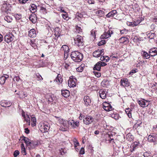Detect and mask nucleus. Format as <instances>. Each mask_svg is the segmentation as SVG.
<instances>
[{"instance_id": "8fccbe9b", "label": "nucleus", "mask_w": 157, "mask_h": 157, "mask_svg": "<svg viewBox=\"0 0 157 157\" xmlns=\"http://www.w3.org/2000/svg\"><path fill=\"white\" fill-rule=\"evenodd\" d=\"M21 18V15L20 14H17L15 15V18L17 20H18L20 19Z\"/></svg>"}, {"instance_id": "f3484780", "label": "nucleus", "mask_w": 157, "mask_h": 157, "mask_svg": "<svg viewBox=\"0 0 157 157\" xmlns=\"http://www.w3.org/2000/svg\"><path fill=\"white\" fill-rule=\"evenodd\" d=\"M119 40L121 43H124L128 41V39L127 37H121L119 39Z\"/></svg>"}, {"instance_id": "72a5a7b5", "label": "nucleus", "mask_w": 157, "mask_h": 157, "mask_svg": "<svg viewBox=\"0 0 157 157\" xmlns=\"http://www.w3.org/2000/svg\"><path fill=\"white\" fill-rule=\"evenodd\" d=\"M59 28L58 27H56L54 29V32L55 33V34L59 36L60 34L59 33Z\"/></svg>"}, {"instance_id": "cd10ccee", "label": "nucleus", "mask_w": 157, "mask_h": 157, "mask_svg": "<svg viewBox=\"0 0 157 157\" xmlns=\"http://www.w3.org/2000/svg\"><path fill=\"white\" fill-rule=\"evenodd\" d=\"M6 77L2 76L0 77V84L1 85L3 84L5 82Z\"/></svg>"}, {"instance_id": "338daca9", "label": "nucleus", "mask_w": 157, "mask_h": 157, "mask_svg": "<svg viewBox=\"0 0 157 157\" xmlns=\"http://www.w3.org/2000/svg\"><path fill=\"white\" fill-rule=\"evenodd\" d=\"M77 15L78 16V17L80 18L83 17V15L82 13H78L77 14Z\"/></svg>"}, {"instance_id": "4be33fe9", "label": "nucleus", "mask_w": 157, "mask_h": 157, "mask_svg": "<svg viewBox=\"0 0 157 157\" xmlns=\"http://www.w3.org/2000/svg\"><path fill=\"white\" fill-rule=\"evenodd\" d=\"M61 50H63L64 52H67V53L69 52V47L66 45H63L61 48Z\"/></svg>"}, {"instance_id": "a211bd4d", "label": "nucleus", "mask_w": 157, "mask_h": 157, "mask_svg": "<svg viewBox=\"0 0 157 157\" xmlns=\"http://www.w3.org/2000/svg\"><path fill=\"white\" fill-rule=\"evenodd\" d=\"M29 36L32 37L35 36L36 35L35 30L33 29H31L29 32Z\"/></svg>"}, {"instance_id": "c03bdc74", "label": "nucleus", "mask_w": 157, "mask_h": 157, "mask_svg": "<svg viewBox=\"0 0 157 157\" xmlns=\"http://www.w3.org/2000/svg\"><path fill=\"white\" fill-rule=\"evenodd\" d=\"M93 72L94 73V74L97 77H100L101 75V73L99 72H98L96 71H94Z\"/></svg>"}, {"instance_id": "ddd939ff", "label": "nucleus", "mask_w": 157, "mask_h": 157, "mask_svg": "<svg viewBox=\"0 0 157 157\" xmlns=\"http://www.w3.org/2000/svg\"><path fill=\"white\" fill-rule=\"evenodd\" d=\"M157 137L155 135H150L148 137V141L152 142L155 141Z\"/></svg>"}, {"instance_id": "6e6d98bb", "label": "nucleus", "mask_w": 157, "mask_h": 157, "mask_svg": "<svg viewBox=\"0 0 157 157\" xmlns=\"http://www.w3.org/2000/svg\"><path fill=\"white\" fill-rule=\"evenodd\" d=\"M74 144L75 147H76L78 145L79 143L77 141L76 139L74 140Z\"/></svg>"}, {"instance_id": "aec40b11", "label": "nucleus", "mask_w": 157, "mask_h": 157, "mask_svg": "<svg viewBox=\"0 0 157 157\" xmlns=\"http://www.w3.org/2000/svg\"><path fill=\"white\" fill-rule=\"evenodd\" d=\"M117 13V11L116 10H112L109 13L106 15V16L107 17H113Z\"/></svg>"}, {"instance_id": "f03ea898", "label": "nucleus", "mask_w": 157, "mask_h": 157, "mask_svg": "<svg viewBox=\"0 0 157 157\" xmlns=\"http://www.w3.org/2000/svg\"><path fill=\"white\" fill-rule=\"evenodd\" d=\"M74 42L72 43L74 45L79 47H82L83 45L82 37L80 35H77L74 38Z\"/></svg>"}, {"instance_id": "393cba45", "label": "nucleus", "mask_w": 157, "mask_h": 157, "mask_svg": "<svg viewBox=\"0 0 157 157\" xmlns=\"http://www.w3.org/2000/svg\"><path fill=\"white\" fill-rule=\"evenodd\" d=\"M85 67L84 64H82L81 65L77 68L76 70L79 72H82L83 71Z\"/></svg>"}, {"instance_id": "a19ab883", "label": "nucleus", "mask_w": 157, "mask_h": 157, "mask_svg": "<svg viewBox=\"0 0 157 157\" xmlns=\"http://www.w3.org/2000/svg\"><path fill=\"white\" fill-rule=\"evenodd\" d=\"M97 13L99 15V16L101 17L104 13V12L103 11L99 10L98 11Z\"/></svg>"}, {"instance_id": "a18cd8bd", "label": "nucleus", "mask_w": 157, "mask_h": 157, "mask_svg": "<svg viewBox=\"0 0 157 157\" xmlns=\"http://www.w3.org/2000/svg\"><path fill=\"white\" fill-rule=\"evenodd\" d=\"M137 71V69H133L131 70V71L129 72V75H132L133 74L136 72Z\"/></svg>"}, {"instance_id": "680f3d73", "label": "nucleus", "mask_w": 157, "mask_h": 157, "mask_svg": "<svg viewBox=\"0 0 157 157\" xmlns=\"http://www.w3.org/2000/svg\"><path fill=\"white\" fill-rule=\"evenodd\" d=\"M126 32H127V31L125 29H124L120 31V33L121 34H125Z\"/></svg>"}, {"instance_id": "dca6fc26", "label": "nucleus", "mask_w": 157, "mask_h": 157, "mask_svg": "<svg viewBox=\"0 0 157 157\" xmlns=\"http://www.w3.org/2000/svg\"><path fill=\"white\" fill-rule=\"evenodd\" d=\"M61 92L63 96L65 98H67L70 95L69 91L67 90H62Z\"/></svg>"}, {"instance_id": "0e129e2a", "label": "nucleus", "mask_w": 157, "mask_h": 157, "mask_svg": "<svg viewBox=\"0 0 157 157\" xmlns=\"http://www.w3.org/2000/svg\"><path fill=\"white\" fill-rule=\"evenodd\" d=\"M28 0H19L20 2L22 3H25Z\"/></svg>"}, {"instance_id": "1a4fd4ad", "label": "nucleus", "mask_w": 157, "mask_h": 157, "mask_svg": "<svg viewBox=\"0 0 157 157\" xmlns=\"http://www.w3.org/2000/svg\"><path fill=\"white\" fill-rule=\"evenodd\" d=\"M76 79L75 78L71 79V78L68 81V85L69 87H74L76 85Z\"/></svg>"}, {"instance_id": "69168bd1", "label": "nucleus", "mask_w": 157, "mask_h": 157, "mask_svg": "<svg viewBox=\"0 0 157 157\" xmlns=\"http://www.w3.org/2000/svg\"><path fill=\"white\" fill-rule=\"evenodd\" d=\"M56 81L57 82H58L59 83H61L62 82V79L61 78H57L56 79Z\"/></svg>"}, {"instance_id": "f8f14e48", "label": "nucleus", "mask_w": 157, "mask_h": 157, "mask_svg": "<svg viewBox=\"0 0 157 157\" xmlns=\"http://www.w3.org/2000/svg\"><path fill=\"white\" fill-rule=\"evenodd\" d=\"M141 54L143 57L146 59H149L150 58V56H155V55H150L145 51H142L141 52Z\"/></svg>"}, {"instance_id": "bb28decb", "label": "nucleus", "mask_w": 157, "mask_h": 157, "mask_svg": "<svg viewBox=\"0 0 157 157\" xmlns=\"http://www.w3.org/2000/svg\"><path fill=\"white\" fill-rule=\"evenodd\" d=\"M31 121L32 122V125L33 126H34L36 125V117L34 116H32L31 117Z\"/></svg>"}, {"instance_id": "864d4df0", "label": "nucleus", "mask_w": 157, "mask_h": 157, "mask_svg": "<svg viewBox=\"0 0 157 157\" xmlns=\"http://www.w3.org/2000/svg\"><path fill=\"white\" fill-rule=\"evenodd\" d=\"M152 52L156 54L155 55H157V48H152Z\"/></svg>"}, {"instance_id": "5fc2aeb1", "label": "nucleus", "mask_w": 157, "mask_h": 157, "mask_svg": "<svg viewBox=\"0 0 157 157\" xmlns=\"http://www.w3.org/2000/svg\"><path fill=\"white\" fill-rule=\"evenodd\" d=\"M13 79L14 81H16L17 82H18L20 79V78L18 76H16L14 77Z\"/></svg>"}, {"instance_id": "de8ad7c7", "label": "nucleus", "mask_w": 157, "mask_h": 157, "mask_svg": "<svg viewBox=\"0 0 157 157\" xmlns=\"http://www.w3.org/2000/svg\"><path fill=\"white\" fill-rule=\"evenodd\" d=\"M62 17L65 20H68V17L67 16V14H62Z\"/></svg>"}, {"instance_id": "f704fd0d", "label": "nucleus", "mask_w": 157, "mask_h": 157, "mask_svg": "<svg viewBox=\"0 0 157 157\" xmlns=\"http://www.w3.org/2000/svg\"><path fill=\"white\" fill-rule=\"evenodd\" d=\"M59 151L60 154L62 155H64L67 152V151L65 148H61V149L59 150Z\"/></svg>"}, {"instance_id": "13d9d810", "label": "nucleus", "mask_w": 157, "mask_h": 157, "mask_svg": "<svg viewBox=\"0 0 157 157\" xmlns=\"http://www.w3.org/2000/svg\"><path fill=\"white\" fill-rule=\"evenodd\" d=\"M29 19L30 20H31L32 22H35V20L33 19V17L32 15H30L29 17Z\"/></svg>"}, {"instance_id": "c85d7f7f", "label": "nucleus", "mask_w": 157, "mask_h": 157, "mask_svg": "<svg viewBox=\"0 0 157 157\" xmlns=\"http://www.w3.org/2000/svg\"><path fill=\"white\" fill-rule=\"evenodd\" d=\"M99 52L98 50L95 51L93 53V56L95 57H99L100 56L99 54Z\"/></svg>"}, {"instance_id": "4c0bfd02", "label": "nucleus", "mask_w": 157, "mask_h": 157, "mask_svg": "<svg viewBox=\"0 0 157 157\" xmlns=\"http://www.w3.org/2000/svg\"><path fill=\"white\" fill-rule=\"evenodd\" d=\"M99 64H101V66H106L107 64L104 62L102 61H99L97 63V65L99 66Z\"/></svg>"}, {"instance_id": "473e14b6", "label": "nucleus", "mask_w": 157, "mask_h": 157, "mask_svg": "<svg viewBox=\"0 0 157 157\" xmlns=\"http://www.w3.org/2000/svg\"><path fill=\"white\" fill-rule=\"evenodd\" d=\"M126 138L128 140L131 141L133 139V136L131 133H128L127 135Z\"/></svg>"}, {"instance_id": "2f4dec72", "label": "nucleus", "mask_w": 157, "mask_h": 157, "mask_svg": "<svg viewBox=\"0 0 157 157\" xmlns=\"http://www.w3.org/2000/svg\"><path fill=\"white\" fill-rule=\"evenodd\" d=\"M24 119L29 124V125L30 124V118L29 116L27 114H26V116L24 117Z\"/></svg>"}, {"instance_id": "0eeeda50", "label": "nucleus", "mask_w": 157, "mask_h": 157, "mask_svg": "<svg viewBox=\"0 0 157 157\" xmlns=\"http://www.w3.org/2000/svg\"><path fill=\"white\" fill-rule=\"evenodd\" d=\"M83 100L84 102L83 103L85 106L88 107L90 105L91 101L89 97L88 96H85Z\"/></svg>"}, {"instance_id": "774afa93", "label": "nucleus", "mask_w": 157, "mask_h": 157, "mask_svg": "<svg viewBox=\"0 0 157 157\" xmlns=\"http://www.w3.org/2000/svg\"><path fill=\"white\" fill-rule=\"evenodd\" d=\"M85 116V115H84L81 114L80 116L79 117V119L80 120H82L83 118V119L84 118V117Z\"/></svg>"}, {"instance_id": "39448f33", "label": "nucleus", "mask_w": 157, "mask_h": 157, "mask_svg": "<svg viewBox=\"0 0 157 157\" xmlns=\"http://www.w3.org/2000/svg\"><path fill=\"white\" fill-rule=\"evenodd\" d=\"M137 102L140 106L143 107H147L150 104V101L143 99L138 101Z\"/></svg>"}, {"instance_id": "c9c22d12", "label": "nucleus", "mask_w": 157, "mask_h": 157, "mask_svg": "<svg viewBox=\"0 0 157 157\" xmlns=\"http://www.w3.org/2000/svg\"><path fill=\"white\" fill-rule=\"evenodd\" d=\"M140 23L139 21H134V22H131L130 23L129 25H132V26H134L137 25L139 24Z\"/></svg>"}, {"instance_id": "4d7b16f0", "label": "nucleus", "mask_w": 157, "mask_h": 157, "mask_svg": "<svg viewBox=\"0 0 157 157\" xmlns=\"http://www.w3.org/2000/svg\"><path fill=\"white\" fill-rule=\"evenodd\" d=\"M84 149L83 147H82L79 153L81 154H84Z\"/></svg>"}, {"instance_id": "423d86ee", "label": "nucleus", "mask_w": 157, "mask_h": 157, "mask_svg": "<svg viewBox=\"0 0 157 157\" xmlns=\"http://www.w3.org/2000/svg\"><path fill=\"white\" fill-rule=\"evenodd\" d=\"M68 124L70 125L72 128H76L78 127L79 125V121L73 120H70L68 122Z\"/></svg>"}, {"instance_id": "49530a36", "label": "nucleus", "mask_w": 157, "mask_h": 157, "mask_svg": "<svg viewBox=\"0 0 157 157\" xmlns=\"http://www.w3.org/2000/svg\"><path fill=\"white\" fill-rule=\"evenodd\" d=\"M4 19L8 22H10L12 21V19L9 17H5L4 18Z\"/></svg>"}, {"instance_id": "7c9ffc66", "label": "nucleus", "mask_w": 157, "mask_h": 157, "mask_svg": "<svg viewBox=\"0 0 157 157\" xmlns=\"http://www.w3.org/2000/svg\"><path fill=\"white\" fill-rule=\"evenodd\" d=\"M100 60L101 61H105L106 62H108L109 60V57L108 56H102L100 58Z\"/></svg>"}, {"instance_id": "c756f323", "label": "nucleus", "mask_w": 157, "mask_h": 157, "mask_svg": "<svg viewBox=\"0 0 157 157\" xmlns=\"http://www.w3.org/2000/svg\"><path fill=\"white\" fill-rule=\"evenodd\" d=\"M99 66L97 65V63L95 65L94 67V70H97L98 71H100L101 68V64H99Z\"/></svg>"}, {"instance_id": "37998d69", "label": "nucleus", "mask_w": 157, "mask_h": 157, "mask_svg": "<svg viewBox=\"0 0 157 157\" xmlns=\"http://www.w3.org/2000/svg\"><path fill=\"white\" fill-rule=\"evenodd\" d=\"M19 154V151L18 150H16L14 151L13 155L14 157H17Z\"/></svg>"}, {"instance_id": "20e7f679", "label": "nucleus", "mask_w": 157, "mask_h": 157, "mask_svg": "<svg viewBox=\"0 0 157 157\" xmlns=\"http://www.w3.org/2000/svg\"><path fill=\"white\" fill-rule=\"evenodd\" d=\"M14 36L11 33H9L5 36L4 40L6 43H9L13 41L14 39Z\"/></svg>"}, {"instance_id": "7ed1b4c3", "label": "nucleus", "mask_w": 157, "mask_h": 157, "mask_svg": "<svg viewBox=\"0 0 157 157\" xmlns=\"http://www.w3.org/2000/svg\"><path fill=\"white\" fill-rule=\"evenodd\" d=\"M94 121V118L91 116L85 115L83 119V122L86 125H89L90 124Z\"/></svg>"}, {"instance_id": "2eb2a0df", "label": "nucleus", "mask_w": 157, "mask_h": 157, "mask_svg": "<svg viewBox=\"0 0 157 157\" xmlns=\"http://www.w3.org/2000/svg\"><path fill=\"white\" fill-rule=\"evenodd\" d=\"M21 138L22 139V140L24 141L25 143L26 144V145L29 146V145L31 140L29 139L28 138L25 137L24 136H22Z\"/></svg>"}, {"instance_id": "b1692460", "label": "nucleus", "mask_w": 157, "mask_h": 157, "mask_svg": "<svg viewBox=\"0 0 157 157\" xmlns=\"http://www.w3.org/2000/svg\"><path fill=\"white\" fill-rule=\"evenodd\" d=\"M44 132H47L49 129V125L48 124H44L43 126Z\"/></svg>"}, {"instance_id": "052dcab7", "label": "nucleus", "mask_w": 157, "mask_h": 157, "mask_svg": "<svg viewBox=\"0 0 157 157\" xmlns=\"http://www.w3.org/2000/svg\"><path fill=\"white\" fill-rule=\"evenodd\" d=\"M30 42L31 43H30V44L32 46V47H35L36 46V44L35 43H34L33 41H32L31 40H30Z\"/></svg>"}, {"instance_id": "bf43d9fd", "label": "nucleus", "mask_w": 157, "mask_h": 157, "mask_svg": "<svg viewBox=\"0 0 157 157\" xmlns=\"http://www.w3.org/2000/svg\"><path fill=\"white\" fill-rule=\"evenodd\" d=\"M155 36V33H151L150 34L149 38L151 39H153Z\"/></svg>"}, {"instance_id": "09e8293b", "label": "nucleus", "mask_w": 157, "mask_h": 157, "mask_svg": "<svg viewBox=\"0 0 157 157\" xmlns=\"http://www.w3.org/2000/svg\"><path fill=\"white\" fill-rule=\"evenodd\" d=\"M75 29L77 32L78 33L80 32H81L82 31V29L80 27L78 26H76Z\"/></svg>"}, {"instance_id": "603ef678", "label": "nucleus", "mask_w": 157, "mask_h": 157, "mask_svg": "<svg viewBox=\"0 0 157 157\" xmlns=\"http://www.w3.org/2000/svg\"><path fill=\"white\" fill-rule=\"evenodd\" d=\"M36 77L38 78V80H41H41H43V78L40 75L39 73H37L36 75Z\"/></svg>"}, {"instance_id": "f257e3e1", "label": "nucleus", "mask_w": 157, "mask_h": 157, "mask_svg": "<svg viewBox=\"0 0 157 157\" xmlns=\"http://www.w3.org/2000/svg\"><path fill=\"white\" fill-rule=\"evenodd\" d=\"M71 59L74 61L77 62H80L82 59V54L78 51L72 52L71 54Z\"/></svg>"}, {"instance_id": "6e6552de", "label": "nucleus", "mask_w": 157, "mask_h": 157, "mask_svg": "<svg viewBox=\"0 0 157 157\" xmlns=\"http://www.w3.org/2000/svg\"><path fill=\"white\" fill-rule=\"evenodd\" d=\"M113 33L112 31L109 30L107 32H105L103 34L101 35L103 38L107 39L111 36V35Z\"/></svg>"}, {"instance_id": "4468645a", "label": "nucleus", "mask_w": 157, "mask_h": 157, "mask_svg": "<svg viewBox=\"0 0 157 157\" xmlns=\"http://www.w3.org/2000/svg\"><path fill=\"white\" fill-rule=\"evenodd\" d=\"M99 93L100 97L103 99H104L106 98V94L105 91L102 90H99Z\"/></svg>"}, {"instance_id": "6ab92c4d", "label": "nucleus", "mask_w": 157, "mask_h": 157, "mask_svg": "<svg viewBox=\"0 0 157 157\" xmlns=\"http://www.w3.org/2000/svg\"><path fill=\"white\" fill-rule=\"evenodd\" d=\"M30 10L32 13H34L36 11L37 6L34 4H32L30 5Z\"/></svg>"}, {"instance_id": "5701e85b", "label": "nucleus", "mask_w": 157, "mask_h": 157, "mask_svg": "<svg viewBox=\"0 0 157 157\" xmlns=\"http://www.w3.org/2000/svg\"><path fill=\"white\" fill-rule=\"evenodd\" d=\"M21 152L23 155H25L26 154V150L23 144H22L21 145Z\"/></svg>"}, {"instance_id": "e433bc0d", "label": "nucleus", "mask_w": 157, "mask_h": 157, "mask_svg": "<svg viewBox=\"0 0 157 157\" xmlns=\"http://www.w3.org/2000/svg\"><path fill=\"white\" fill-rule=\"evenodd\" d=\"M112 116L113 118L116 120L119 119V117H120L119 114L117 113L113 114L112 115Z\"/></svg>"}, {"instance_id": "9d476101", "label": "nucleus", "mask_w": 157, "mask_h": 157, "mask_svg": "<svg viewBox=\"0 0 157 157\" xmlns=\"http://www.w3.org/2000/svg\"><path fill=\"white\" fill-rule=\"evenodd\" d=\"M121 85L123 87L128 86H129V82L127 78H124L121 79Z\"/></svg>"}, {"instance_id": "e2e57ef3", "label": "nucleus", "mask_w": 157, "mask_h": 157, "mask_svg": "<svg viewBox=\"0 0 157 157\" xmlns=\"http://www.w3.org/2000/svg\"><path fill=\"white\" fill-rule=\"evenodd\" d=\"M88 2L89 4H93L94 3V0H88Z\"/></svg>"}, {"instance_id": "a878e982", "label": "nucleus", "mask_w": 157, "mask_h": 157, "mask_svg": "<svg viewBox=\"0 0 157 157\" xmlns=\"http://www.w3.org/2000/svg\"><path fill=\"white\" fill-rule=\"evenodd\" d=\"M103 108L106 111H110L113 109L111 105L109 106H103Z\"/></svg>"}, {"instance_id": "58836bf2", "label": "nucleus", "mask_w": 157, "mask_h": 157, "mask_svg": "<svg viewBox=\"0 0 157 157\" xmlns=\"http://www.w3.org/2000/svg\"><path fill=\"white\" fill-rule=\"evenodd\" d=\"M96 32V29H94L91 30L90 32L91 35L92 36H93L94 38L95 36V32Z\"/></svg>"}, {"instance_id": "ea45409f", "label": "nucleus", "mask_w": 157, "mask_h": 157, "mask_svg": "<svg viewBox=\"0 0 157 157\" xmlns=\"http://www.w3.org/2000/svg\"><path fill=\"white\" fill-rule=\"evenodd\" d=\"M63 66H64V67L67 69V70L68 69V67L70 66V63H67L66 62L63 63Z\"/></svg>"}, {"instance_id": "412c9836", "label": "nucleus", "mask_w": 157, "mask_h": 157, "mask_svg": "<svg viewBox=\"0 0 157 157\" xmlns=\"http://www.w3.org/2000/svg\"><path fill=\"white\" fill-rule=\"evenodd\" d=\"M11 102H9L8 103L6 101H3L1 102V105L2 106L6 107V106L9 107L11 105Z\"/></svg>"}, {"instance_id": "9b49d317", "label": "nucleus", "mask_w": 157, "mask_h": 157, "mask_svg": "<svg viewBox=\"0 0 157 157\" xmlns=\"http://www.w3.org/2000/svg\"><path fill=\"white\" fill-rule=\"evenodd\" d=\"M38 145V143L36 141L31 140L29 146V149H33L36 148Z\"/></svg>"}, {"instance_id": "3c124183", "label": "nucleus", "mask_w": 157, "mask_h": 157, "mask_svg": "<svg viewBox=\"0 0 157 157\" xmlns=\"http://www.w3.org/2000/svg\"><path fill=\"white\" fill-rule=\"evenodd\" d=\"M98 50L99 52V54L100 55V56H102L104 55V49H98Z\"/></svg>"}, {"instance_id": "79ce46f5", "label": "nucleus", "mask_w": 157, "mask_h": 157, "mask_svg": "<svg viewBox=\"0 0 157 157\" xmlns=\"http://www.w3.org/2000/svg\"><path fill=\"white\" fill-rule=\"evenodd\" d=\"M106 42L105 40H102L98 43V45L99 46H100L105 44Z\"/></svg>"}]
</instances>
